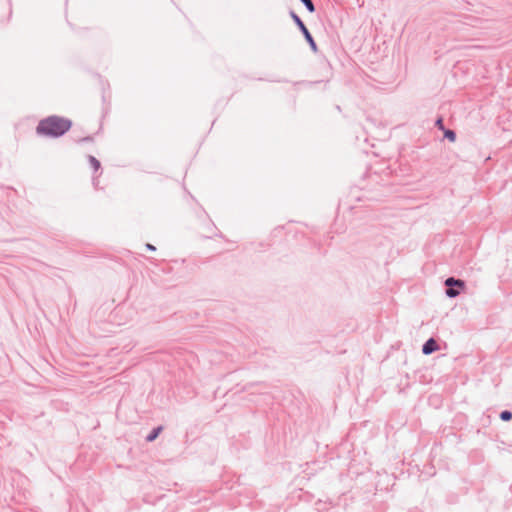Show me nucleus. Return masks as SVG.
Returning <instances> with one entry per match:
<instances>
[{
	"label": "nucleus",
	"mask_w": 512,
	"mask_h": 512,
	"mask_svg": "<svg viewBox=\"0 0 512 512\" xmlns=\"http://www.w3.org/2000/svg\"><path fill=\"white\" fill-rule=\"evenodd\" d=\"M70 128V120L59 116H50L39 122L37 126V133L46 136L58 137L66 133Z\"/></svg>",
	"instance_id": "obj_1"
},
{
	"label": "nucleus",
	"mask_w": 512,
	"mask_h": 512,
	"mask_svg": "<svg viewBox=\"0 0 512 512\" xmlns=\"http://www.w3.org/2000/svg\"><path fill=\"white\" fill-rule=\"evenodd\" d=\"M292 18L295 21V23L298 25L300 30L303 32V34H304L306 40L308 41V43L310 44L311 48L314 51H316L317 50L316 43L314 42L311 34L309 33L308 29L306 28V26L304 25L302 20L296 14H292Z\"/></svg>",
	"instance_id": "obj_2"
},
{
	"label": "nucleus",
	"mask_w": 512,
	"mask_h": 512,
	"mask_svg": "<svg viewBox=\"0 0 512 512\" xmlns=\"http://www.w3.org/2000/svg\"><path fill=\"white\" fill-rule=\"evenodd\" d=\"M438 350V345L434 339H429L423 346V353L430 354L434 351Z\"/></svg>",
	"instance_id": "obj_3"
},
{
	"label": "nucleus",
	"mask_w": 512,
	"mask_h": 512,
	"mask_svg": "<svg viewBox=\"0 0 512 512\" xmlns=\"http://www.w3.org/2000/svg\"><path fill=\"white\" fill-rule=\"evenodd\" d=\"M445 285L448 287L458 286V287L462 288V287H464V282L462 280L454 279L451 277L445 281Z\"/></svg>",
	"instance_id": "obj_4"
},
{
	"label": "nucleus",
	"mask_w": 512,
	"mask_h": 512,
	"mask_svg": "<svg viewBox=\"0 0 512 512\" xmlns=\"http://www.w3.org/2000/svg\"><path fill=\"white\" fill-rule=\"evenodd\" d=\"M162 430V427H157L155 428L148 436H147V441L151 442V441H154L158 435L160 434Z\"/></svg>",
	"instance_id": "obj_5"
},
{
	"label": "nucleus",
	"mask_w": 512,
	"mask_h": 512,
	"mask_svg": "<svg viewBox=\"0 0 512 512\" xmlns=\"http://www.w3.org/2000/svg\"><path fill=\"white\" fill-rule=\"evenodd\" d=\"M89 163L95 171H97L100 168V162L93 156L89 157Z\"/></svg>",
	"instance_id": "obj_6"
},
{
	"label": "nucleus",
	"mask_w": 512,
	"mask_h": 512,
	"mask_svg": "<svg viewBox=\"0 0 512 512\" xmlns=\"http://www.w3.org/2000/svg\"><path fill=\"white\" fill-rule=\"evenodd\" d=\"M444 135L447 139H449L451 142H454L456 139V135L452 130H445Z\"/></svg>",
	"instance_id": "obj_7"
},
{
	"label": "nucleus",
	"mask_w": 512,
	"mask_h": 512,
	"mask_svg": "<svg viewBox=\"0 0 512 512\" xmlns=\"http://www.w3.org/2000/svg\"><path fill=\"white\" fill-rule=\"evenodd\" d=\"M304 5L306 6V8L309 10V12H314L315 11V7H314V4L312 3L311 0H301Z\"/></svg>",
	"instance_id": "obj_8"
},
{
	"label": "nucleus",
	"mask_w": 512,
	"mask_h": 512,
	"mask_svg": "<svg viewBox=\"0 0 512 512\" xmlns=\"http://www.w3.org/2000/svg\"><path fill=\"white\" fill-rule=\"evenodd\" d=\"M501 419L504 421H509L512 418V413L509 411H503L500 415Z\"/></svg>",
	"instance_id": "obj_9"
},
{
	"label": "nucleus",
	"mask_w": 512,
	"mask_h": 512,
	"mask_svg": "<svg viewBox=\"0 0 512 512\" xmlns=\"http://www.w3.org/2000/svg\"><path fill=\"white\" fill-rule=\"evenodd\" d=\"M446 294L449 297H456L459 294V291L453 289L452 287H449V289H447V291H446Z\"/></svg>",
	"instance_id": "obj_10"
},
{
	"label": "nucleus",
	"mask_w": 512,
	"mask_h": 512,
	"mask_svg": "<svg viewBox=\"0 0 512 512\" xmlns=\"http://www.w3.org/2000/svg\"><path fill=\"white\" fill-rule=\"evenodd\" d=\"M436 125L439 129L443 130L444 129V126H443V120L441 118H439L437 121H436Z\"/></svg>",
	"instance_id": "obj_11"
},
{
	"label": "nucleus",
	"mask_w": 512,
	"mask_h": 512,
	"mask_svg": "<svg viewBox=\"0 0 512 512\" xmlns=\"http://www.w3.org/2000/svg\"><path fill=\"white\" fill-rule=\"evenodd\" d=\"M146 247H147V249H149V250H155V247H154L153 245L149 244V243H148V244H146Z\"/></svg>",
	"instance_id": "obj_12"
}]
</instances>
